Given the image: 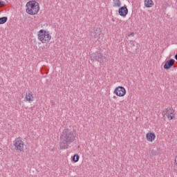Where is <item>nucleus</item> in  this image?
Masks as SVG:
<instances>
[{
	"mask_svg": "<svg viewBox=\"0 0 177 177\" xmlns=\"http://www.w3.org/2000/svg\"><path fill=\"white\" fill-rule=\"evenodd\" d=\"M77 140L75 134L68 129L63 130L59 138V147L60 149H68V146L71 143Z\"/></svg>",
	"mask_w": 177,
	"mask_h": 177,
	"instance_id": "1",
	"label": "nucleus"
},
{
	"mask_svg": "<svg viewBox=\"0 0 177 177\" xmlns=\"http://www.w3.org/2000/svg\"><path fill=\"white\" fill-rule=\"evenodd\" d=\"M26 13L28 15H31L32 16L34 15H37L38 12H39V3L35 1H30L26 5Z\"/></svg>",
	"mask_w": 177,
	"mask_h": 177,
	"instance_id": "2",
	"label": "nucleus"
},
{
	"mask_svg": "<svg viewBox=\"0 0 177 177\" xmlns=\"http://www.w3.org/2000/svg\"><path fill=\"white\" fill-rule=\"evenodd\" d=\"M38 39L40 40L42 44H48L50 41L52 37L49 34V32L44 30L43 29L38 32Z\"/></svg>",
	"mask_w": 177,
	"mask_h": 177,
	"instance_id": "3",
	"label": "nucleus"
},
{
	"mask_svg": "<svg viewBox=\"0 0 177 177\" xmlns=\"http://www.w3.org/2000/svg\"><path fill=\"white\" fill-rule=\"evenodd\" d=\"M91 62H98L102 64V63H104L107 62V59L105 56L103 55L100 51L96 53H93L90 56Z\"/></svg>",
	"mask_w": 177,
	"mask_h": 177,
	"instance_id": "4",
	"label": "nucleus"
},
{
	"mask_svg": "<svg viewBox=\"0 0 177 177\" xmlns=\"http://www.w3.org/2000/svg\"><path fill=\"white\" fill-rule=\"evenodd\" d=\"M100 34H102L100 28H94L90 30L91 39H99V38H100Z\"/></svg>",
	"mask_w": 177,
	"mask_h": 177,
	"instance_id": "5",
	"label": "nucleus"
},
{
	"mask_svg": "<svg viewBox=\"0 0 177 177\" xmlns=\"http://www.w3.org/2000/svg\"><path fill=\"white\" fill-rule=\"evenodd\" d=\"M14 147L17 151H23L24 150V142L20 138H17L14 141Z\"/></svg>",
	"mask_w": 177,
	"mask_h": 177,
	"instance_id": "6",
	"label": "nucleus"
},
{
	"mask_svg": "<svg viewBox=\"0 0 177 177\" xmlns=\"http://www.w3.org/2000/svg\"><path fill=\"white\" fill-rule=\"evenodd\" d=\"M114 93L116 94V96H125L127 93V90H125V88H124V86H118L115 89Z\"/></svg>",
	"mask_w": 177,
	"mask_h": 177,
	"instance_id": "7",
	"label": "nucleus"
},
{
	"mask_svg": "<svg viewBox=\"0 0 177 177\" xmlns=\"http://www.w3.org/2000/svg\"><path fill=\"white\" fill-rule=\"evenodd\" d=\"M118 14L120 16H122V17H125V16L128 15V8H127V6L120 7L118 10Z\"/></svg>",
	"mask_w": 177,
	"mask_h": 177,
	"instance_id": "8",
	"label": "nucleus"
},
{
	"mask_svg": "<svg viewBox=\"0 0 177 177\" xmlns=\"http://www.w3.org/2000/svg\"><path fill=\"white\" fill-rule=\"evenodd\" d=\"M174 64L175 59H170L165 62L163 68H165V70H169V68H171V67H172V66H174Z\"/></svg>",
	"mask_w": 177,
	"mask_h": 177,
	"instance_id": "9",
	"label": "nucleus"
},
{
	"mask_svg": "<svg viewBox=\"0 0 177 177\" xmlns=\"http://www.w3.org/2000/svg\"><path fill=\"white\" fill-rule=\"evenodd\" d=\"M146 139L148 142H153L156 139V133L149 132L146 134Z\"/></svg>",
	"mask_w": 177,
	"mask_h": 177,
	"instance_id": "10",
	"label": "nucleus"
},
{
	"mask_svg": "<svg viewBox=\"0 0 177 177\" xmlns=\"http://www.w3.org/2000/svg\"><path fill=\"white\" fill-rule=\"evenodd\" d=\"M25 100L26 102H32L34 100V95L32 94V92L29 91L28 93H26Z\"/></svg>",
	"mask_w": 177,
	"mask_h": 177,
	"instance_id": "11",
	"label": "nucleus"
},
{
	"mask_svg": "<svg viewBox=\"0 0 177 177\" xmlns=\"http://www.w3.org/2000/svg\"><path fill=\"white\" fill-rule=\"evenodd\" d=\"M174 113H175V110H174V109L167 107V109H165V110L162 111V115L165 116L167 115V114L172 115L174 114Z\"/></svg>",
	"mask_w": 177,
	"mask_h": 177,
	"instance_id": "12",
	"label": "nucleus"
},
{
	"mask_svg": "<svg viewBox=\"0 0 177 177\" xmlns=\"http://www.w3.org/2000/svg\"><path fill=\"white\" fill-rule=\"evenodd\" d=\"M154 3L153 0H145V8H153Z\"/></svg>",
	"mask_w": 177,
	"mask_h": 177,
	"instance_id": "13",
	"label": "nucleus"
},
{
	"mask_svg": "<svg viewBox=\"0 0 177 177\" xmlns=\"http://www.w3.org/2000/svg\"><path fill=\"white\" fill-rule=\"evenodd\" d=\"M114 8H120L121 6V1L120 0H113Z\"/></svg>",
	"mask_w": 177,
	"mask_h": 177,
	"instance_id": "14",
	"label": "nucleus"
},
{
	"mask_svg": "<svg viewBox=\"0 0 177 177\" xmlns=\"http://www.w3.org/2000/svg\"><path fill=\"white\" fill-rule=\"evenodd\" d=\"M8 21V17H0V24H5Z\"/></svg>",
	"mask_w": 177,
	"mask_h": 177,
	"instance_id": "15",
	"label": "nucleus"
},
{
	"mask_svg": "<svg viewBox=\"0 0 177 177\" xmlns=\"http://www.w3.org/2000/svg\"><path fill=\"white\" fill-rule=\"evenodd\" d=\"M79 160H80V156H78V154H75L73 157V162H78Z\"/></svg>",
	"mask_w": 177,
	"mask_h": 177,
	"instance_id": "16",
	"label": "nucleus"
},
{
	"mask_svg": "<svg viewBox=\"0 0 177 177\" xmlns=\"http://www.w3.org/2000/svg\"><path fill=\"white\" fill-rule=\"evenodd\" d=\"M131 45L133 48V49H135V50H138V43H136V41H133L131 42Z\"/></svg>",
	"mask_w": 177,
	"mask_h": 177,
	"instance_id": "17",
	"label": "nucleus"
},
{
	"mask_svg": "<svg viewBox=\"0 0 177 177\" xmlns=\"http://www.w3.org/2000/svg\"><path fill=\"white\" fill-rule=\"evenodd\" d=\"M166 115H167L168 120H174V118H175V115H174V113L172 115L167 114Z\"/></svg>",
	"mask_w": 177,
	"mask_h": 177,
	"instance_id": "18",
	"label": "nucleus"
},
{
	"mask_svg": "<svg viewBox=\"0 0 177 177\" xmlns=\"http://www.w3.org/2000/svg\"><path fill=\"white\" fill-rule=\"evenodd\" d=\"M0 5L3 7L6 5V3H5V1H0Z\"/></svg>",
	"mask_w": 177,
	"mask_h": 177,
	"instance_id": "19",
	"label": "nucleus"
},
{
	"mask_svg": "<svg viewBox=\"0 0 177 177\" xmlns=\"http://www.w3.org/2000/svg\"><path fill=\"white\" fill-rule=\"evenodd\" d=\"M133 35H135V33L131 32V33L129 35V37H133Z\"/></svg>",
	"mask_w": 177,
	"mask_h": 177,
	"instance_id": "20",
	"label": "nucleus"
},
{
	"mask_svg": "<svg viewBox=\"0 0 177 177\" xmlns=\"http://www.w3.org/2000/svg\"><path fill=\"white\" fill-rule=\"evenodd\" d=\"M0 8H3V6H1V4H0Z\"/></svg>",
	"mask_w": 177,
	"mask_h": 177,
	"instance_id": "21",
	"label": "nucleus"
}]
</instances>
